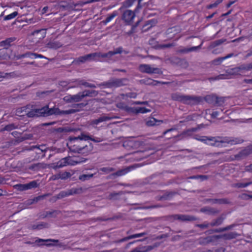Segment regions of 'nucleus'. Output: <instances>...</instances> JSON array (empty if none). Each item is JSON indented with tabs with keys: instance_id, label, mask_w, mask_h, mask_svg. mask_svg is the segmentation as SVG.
<instances>
[{
	"instance_id": "f257e3e1",
	"label": "nucleus",
	"mask_w": 252,
	"mask_h": 252,
	"mask_svg": "<svg viewBox=\"0 0 252 252\" xmlns=\"http://www.w3.org/2000/svg\"><path fill=\"white\" fill-rule=\"evenodd\" d=\"M84 105L82 103L76 104L73 106V108L67 110H61L58 107H54L49 108L48 105L43 107L40 109H33L29 112L27 115L29 117H47L53 115H65L74 113L79 110V109Z\"/></svg>"
},
{
	"instance_id": "f03ea898",
	"label": "nucleus",
	"mask_w": 252,
	"mask_h": 252,
	"mask_svg": "<svg viewBox=\"0 0 252 252\" xmlns=\"http://www.w3.org/2000/svg\"><path fill=\"white\" fill-rule=\"evenodd\" d=\"M89 138V136L83 133L78 137H70L67 146L73 152L87 155L90 153L93 149L92 144L86 142Z\"/></svg>"
},
{
	"instance_id": "7ed1b4c3",
	"label": "nucleus",
	"mask_w": 252,
	"mask_h": 252,
	"mask_svg": "<svg viewBox=\"0 0 252 252\" xmlns=\"http://www.w3.org/2000/svg\"><path fill=\"white\" fill-rule=\"evenodd\" d=\"M122 47L115 49L113 51H109L107 53H94L79 57L77 61L81 63L85 62L87 61H114V55L123 53Z\"/></svg>"
},
{
	"instance_id": "20e7f679",
	"label": "nucleus",
	"mask_w": 252,
	"mask_h": 252,
	"mask_svg": "<svg viewBox=\"0 0 252 252\" xmlns=\"http://www.w3.org/2000/svg\"><path fill=\"white\" fill-rule=\"evenodd\" d=\"M197 140L204 142V143L213 146L222 147L225 143L231 144H237L241 142V140L238 139L228 140L225 138L222 137H207L206 136H199Z\"/></svg>"
},
{
	"instance_id": "39448f33",
	"label": "nucleus",
	"mask_w": 252,
	"mask_h": 252,
	"mask_svg": "<svg viewBox=\"0 0 252 252\" xmlns=\"http://www.w3.org/2000/svg\"><path fill=\"white\" fill-rule=\"evenodd\" d=\"M171 97L174 100L179 101L190 105L196 104L200 102L201 99L200 97L181 95L177 93L172 94Z\"/></svg>"
},
{
	"instance_id": "423d86ee",
	"label": "nucleus",
	"mask_w": 252,
	"mask_h": 252,
	"mask_svg": "<svg viewBox=\"0 0 252 252\" xmlns=\"http://www.w3.org/2000/svg\"><path fill=\"white\" fill-rule=\"evenodd\" d=\"M139 70L140 72L148 74H159L161 71L159 68L155 67L148 64H142L139 66Z\"/></svg>"
},
{
	"instance_id": "0eeeda50",
	"label": "nucleus",
	"mask_w": 252,
	"mask_h": 252,
	"mask_svg": "<svg viewBox=\"0 0 252 252\" xmlns=\"http://www.w3.org/2000/svg\"><path fill=\"white\" fill-rule=\"evenodd\" d=\"M135 17L134 11L131 10H126L124 12L122 15V20L126 25H131L133 23Z\"/></svg>"
},
{
	"instance_id": "6e6552de",
	"label": "nucleus",
	"mask_w": 252,
	"mask_h": 252,
	"mask_svg": "<svg viewBox=\"0 0 252 252\" xmlns=\"http://www.w3.org/2000/svg\"><path fill=\"white\" fill-rule=\"evenodd\" d=\"M140 145V143L134 139L126 140L123 143V146L127 150L137 148L139 147Z\"/></svg>"
},
{
	"instance_id": "1a4fd4ad",
	"label": "nucleus",
	"mask_w": 252,
	"mask_h": 252,
	"mask_svg": "<svg viewBox=\"0 0 252 252\" xmlns=\"http://www.w3.org/2000/svg\"><path fill=\"white\" fill-rule=\"evenodd\" d=\"M118 118H119V117H117V116L110 117L109 116H103L97 119L92 120L91 121L90 124L92 126L97 125L100 123L109 121V120H112L113 119H118Z\"/></svg>"
},
{
	"instance_id": "9d476101",
	"label": "nucleus",
	"mask_w": 252,
	"mask_h": 252,
	"mask_svg": "<svg viewBox=\"0 0 252 252\" xmlns=\"http://www.w3.org/2000/svg\"><path fill=\"white\" fill-rule=\"evenodd\" d=\"M118 118H119V117H117V116L110 117L109 116H103L97 119L92 120L91 121L90 124L92 126L97 125L100 123L109 121V120H112L113 119H118Z\"/></svg>"
},
{
	"instance_id": "9b49d317",
	"label": "nucleus",
	"mask_w": 252,
	"mask_h": 252,
	"mask_svg": "<svg viewBox=\"0 0 252 252\" xmlns=\"http://www.w3.org/2000/svg\"><path fill=\"white\" fill-rule=\"evenodd\" d=\"M90 93L88 91H84L79 93L75 95H72L73 102H77L81 101L86 96H89Z\"/></svg>"
},
{
	"instance_id": "f8f14e48",
	"label": "nucleus",
	"mask_w": 252,
	"mask_h": 252,
	"mask_svg": "<svg viewBox=\"0 0 252 252\" xmlns=\"http://www.w3.org/2000/svg\"><path fill=\"white\" fill-rule=\"evenodd\" d=\"M67 165L74 166L77 164L83 162L85 160H83L78 158L66 157Z\"/></svg>"
},
{
	"instance_id": "ddd939ff",
	"label": "nucleus",
	"mask_w": 252,
	"mask_h": 252,
	"mask_svg": "<svg viewBox=\"0 0 252 252\" xmlns=\"http://www.w3.org/2000/svg\"><path fill=\"white\" fill-rule=\"evenodd\" d=\"M62 46V44L59 41L56 40H50L46 44V47L48 48L57 49Z\"/></svg>"
},
{
	"instance_id": "4468645a",
	"label": "nucleus",
	"mask_w": 252,
	"mask_h": 252,
	"mask_svg": "<svg viewBox=\"0 0 252 252\" xmlns=\"http://www.w3.org/2000/svg\"><path fill=\"white\" fill-rule=\"evenodd\" d=\"M67 159L66 157L64 158H63L58 162H57L53 166V168L54 169H57L58 168H62L64 166H66L67 165Z\"/></svg>"
},
{
	"instance_id": "2eb2a0df",
	"label": "nucleus",
	"mask_w": 252,
	"mask_h": 252,
	"mask_svg": "<svg viewBox=\"0 0 252 252\" xmlns=\"http://www.w3.org/2000/svg\"><path fill=\"white\" fill-rule=\"evenodd\" d=\"M246 179L243 180V182H238L233 184V186L237 188H246L248 186L252 185V181H249L247 182H244L245 180H246Z\"/></svg>"
},
{
	"instance_id": "dca6fc26",
	"label": "nucleus",
	"mask_w": 252,
	"mask_h": 252,
	"mask_svg": "<svg viewBox=\"0 0 252 252\" xmlns=\"http://www.w3.org/2000/svg\"><path fill=\"white\" fill-rule=\"evenodd\" d=\"M25 57H28V58H30L31 59H36L37 58H43V56L40 54L33 53L32 52H27V53L21 55L20 57L18 58V59H20L21 58H25Z\"/></svg>"
},
{
	"instance_id": "f3484780",
	"label": "nucleus",
	"mask_w": 252,
	"mask_h": 252,
	"mask_svg": "<svg viewBox=\"0 0 252 252\" xmlns=\"http://www.w3.org/2000/svg\"><path fill=\"white\" fill-rule=\"evenodd\" d=\"M162 120H157L154 118H150L146 121V125L148 126H154L157 125H159L157 123H162Z\"/></svg>"
},
{
	"instance_id": "a211bd4d",
	"label": "nucleus",
	"mask_w": 252,
	"mask_h": 252,
	"mask_svg": "<svg viewBox=\"0 0 252 252\" xmlns=\"http://www.w3.org/2000/svg\"><path fill=\"white\" fill-rule=\"evenodd\" d=\"M15 40V37H10L6 39L5 40H3L0 42L1 46L6 48L7 46L10 45V43Z\"/></svg>"
},
{
	"instance_id": "6ab92c4d",
	"label": "nucleus",
	"mask_w": 252,
	"mask_h": 252,
	"mask_svg": "<svg viewBox=\"0 0 252 252\" xmlns=\"http://www.w3.org/2000/svg\"><path fill=\"white\" fill-rule=\"evenodd\" d=\"M240 69L241 68L239 67H235L228 69L226 72L228 74L230 75H237L240 73Z\"/></svg>"
},
{
	"instance_id": "aec40b11",
	"label": "nucleus",
	"mask_w": 252,
	"mask_h": 252,
	"mask_svg": "<svg viewBox=\"0 0 252 252\" xmlns=\"http://www.w3.org/2000/svg\"><path fill=\"white\" fill-rule=\"evenodd\" d=\"M176 218L181 220H194L193 218L187 215H177Z\"/></svg>"
},
{
	"instance_id": "412c9836",
	"label": "nucleus",
	"mask_w": 252,
	"mask_h": 252,
	"mask_svg": "<svg viewBox=\"0 0 252 252\" xmlns=\"http://www.w3.org/2000/svg\"><path fill=\"white\" fill-rule=\"evenodd\" d=\"M151 111V110L150 109H147L145 107H137L136 110V114L138 113H146L148 112H150Z\"/></svg>"
},
{
	"instance_id": "4be33fe9",
	"label": "nucleus",
	"mask_w": 252,
	"mask_h": 252,
	"mask_svg": "<svg viewBox=\"0 0 252 252\" xmlns=\"http://www.w3.org/2000/svg\"><path fill=\"white\" fill-rule=\"evenodd\" d=\"M26 186L27 190L31 189L37 187L38 184L35 181H32L29 183L25 184Z\"/></svg>"
},
{
	"instance_id": "5701e85b",
	"label": "nucleus",
	"mask_w": 252,
	"mask_h": 252,
	"mask_svg": "<svg viewBox=\"0 0 252 252\" xmlns=\"http://www.w3.org/2000/svg\"><path fill=\"white\" fill-rule=\"evenodd\" d=\"M200 211L209 215L216 213V211L210 207H204L201 209Z\"/></svg>"
},
{
	"instance_id": "b1692460",
	"label": "nucleus",
	"mask_w": 252,
	"mask_h": 252,
	"mask_svg": "<svg viewBox=\"0 0 252 252\" xmlns=\"http://www.w3.org/2000/svg\"><path fill=\"white\" fill-rule=\"evenodd\" d=\"M136 0H126L123 2V7L128 8L131 6Z\"/></svg>"
},
{
	"instance_id": "393cba45",
	"label": "nucleus",
	"mask_w": 252,
	"mask_h": 252,
	"mask_svg": "<svg viewBox=\"0 0 252 252\" xmlns=\"http://www.w3.org/2000/svg\"><path fill=\"white\" fill-rule=\"evenodd\" d=\"M18 127V125H16L14 124H10L6 125L3 128L4 130L11 131L13 129H16Z\"/></svg>"
},
{
	"instance_id": "a878e982",
	"label": "nucleus",
	"mask_w": 252,
	"mask_h": 252,
	"mask_svg": "<svg viewBox=\"0 0 252 252\" xmlns=\"http://www.w3.org/2000/svg\"><path fill=\"white\" fill-rule=\"evenodd\" d=\"M60 177L61 179L65 180L71 177V174L68 172H64L63 173H59Z\"/></svg>"
},
{
	"instance_id": "bb28decb",
	"label": "nucleus",
	"mask_w": 252,
	"mask_h": 252,
	"mask_svg": "<svg viewBox=\"0 0 252 252\" xmlns=\"http://www.w3.org/2000/svg\"><path fill=\"white\" fill-rule=\"evenodd\" d=\"M18 12L17 11H14L12 13L8 14L5 16L4 18L5 20H9L14 18L16 16L18 15Z\"/></svg>"
},
{
	"instance_id": "cd10ccee",
	"label": "nucleus",
	"mask_w": 252,
	"mask_h": 252,
	"mask_svg": "<svg viewBox=\"0 0 252 252\" xmlns=\"http://www.w3.org/2000/svg\"><path fill=\"white\" fill-rule=\"evenodd\" d=\"M117 15V12L116 11L113 12L110 15H109L106 18L105 20L104 21V23L106 24L110 22Z\"/></svg>"
},
{
	"instance_id": "c85d7f7f",
	"label": "nucleus",
	"mask_w": 252,
	"mask_h": 252,
	"mask_svg": "<svg viewBox=\"0 0 252 252\" xmlns=\"http://www.w3.org/2000/svg\"><path fill=\"white\" fill-rule=\"evenodd\" d=\"M93 176V174H83V175H80L79 177V180L84 181H85V180H88V179H90Z\"/></svg>"
},
{
	"instance_id": "c756f323",
	"label": "nucleus",
	"mask_w": 252,
	"mask_h": 252,
	"mask_svg": "<svg viewBox=\"0 0 252 252\" xmlns=\"http://www.w3.org/2000/svg\"><path fill=\"white\" fill-rule=\"evenodd\" d=\"M136 107H129L127 105L126 112L129 114H136Z\"/></svg>"
},
{
	"instance_id": "7c9ffc66",
	"label": "nucleus",
	"mask_w": 252,
	"mask_h": 252,
	"mask_svg": "<svg viewBox=\"0 0 252 252\" xmlns=\"http://www.w3.org/2000/svg\"><path fill=\"white\" fill-rule=\"evenodd\" d=\"M15 187L16 189H17L18 190L20 191L27 190L26 184H18L16 185Z\"/></svg>"
},
{
	"instance_id": "2f4dec72",
	"label": "nucleus",
	"mask_w": 252,
	"mask_h": 252,
	"mask_svg": "<svg viewBox=\"0 0 252 252\" xmlns=\"http://www.w3.org/2000/svg\"><path fill=\"white\" fill-rule=\"evenodd\" d=\"M116 106L121 109V110H123L124 111H126V108L127 107V105H126L125 103L124 102H119L117 104H116Z\"/></svg>"
},
{
	"instance_id": "473e14b6",
	"label": "nucleus",
	"mask_w": 252,
	"mask_h": 252,
	"mask_svg": "<svg viewBox=\"0 0 252 252\" xmlns=\"http://www.w3.org/2000/svg\"><path fill=\"white\" fill-rule=\"evenodd\" d=\"M197 128H192L187 130L184 132V134L188 136H190L193 132H195L197 130Z\"/></svg>"
},
{
	"instance_id": "72a5a7b5",
	"label": "nucleus",
	"mask_w": 252,
	"mask_h": 252,
	"mask_svg": "<svg viewBox=\"0 0 252 252\" xmlns=\"http://www.w3.org/2000/svg\"><path fill=\"white\" fill-rule=\"evenodd\" d=\"M221 222H222V220L221 219L219 218L213 221L210 223V225H211L212 226L219 225L221 223Z\"/></svg>"
},
{
	"instance_id": "f704fd0d",
	"label": "nucleus",
	"mask_w": 252,
	"mask_h": 252,
	"mask_svg": "<svg viewBox=\"0 0 252 252\" xmlns=\"http://www.w3.org/2000/svg\"><path fill=\"white\" fill-rule=\"evenodd\" d=\"M63 99L66 102H73L72 95H66L63 97Z\"/></svg>"
},
{
	"instance_id": "c9c22d12",
	"label": "nucleus",
	"mask_w": 252,
	"mask_h": 252,
	"mask_svg": "<svg viewBox=\"0 0 252 252\" xmlns=\"http://www.w3.org/2000/svg\"><path fill=\"white\" fill-rule=\"evenodd\" d=\"M147 250L145 247L136 248L130 252H146Z\"/></svg>"
},
{
	"instance_id": "e433bc0d",
	"label": "nucleus",
	"mask_w": 252,
	"mask_h": 252,
	"mask_svg": "<svg viewBox=\"0 0 252 252\" xmlns=\"http://www.w3.org/2000/svg\"><path fill=\"white\" fill-rule=\"evenodd\" d=\"M226 59V58L221 57L216 59L213 61V63L215 64H220L221 62H222L224 60Z\"/></svg>"
},
{
	"instance_id": "4c0bfd02",
	"label": "nucleus",
	"mask_w": 252,
	"mask_h": 252,
	"mask_svg": "<svg viewBox=\"0 0 252 252\" xmlns=\"http://www.w3.org/2000/svg\"><path fill=\"white\" fill-rule=\"evenodd\" d=\"M222 1V0H217L214 3L211 4L209 5L207 7L209 9L215 7L217 6L220 3H221Z\"/></svg>"
},
{
	"instance_id": "58836bf2",
	"label": "nucleus",
	"mask_w": 252,
	"mask_h": 252,
	"mask_svg": "<svg viewBox=\"0 0 252 252\" xmlns=\"http://www.w3.org/2000/svg\"><path fill=\"white\" fill-rule=\"evenodd\" d=\"M146 234H147V233H146V232H142V233H137V234H135L131 235L130 236H131V239H134V238H138V237H141L144 236H145Z\"/></svg>"
},
{
	"instance_id": "ea45409f",
	"label": "nucleus",
	"mask_w": 252,
	"mask_h": 252,
	"mask_svg": "<svg viewBox=\"0 0 252 252\" xmlns=\"http://www.w3.org/2000/svg\"><path fill=\"white\" fill-rule=\"evenodd\" d=\"M138 154V152H136V153H133V154H128V155H126V156H131V157L130 158V159H131V160H135V159H136V160H140V159H141L142 158H138L136 156V155L137 154Z\"/></svg>"
},
{
	"instance_id": "a19ab883",
	"label": "nucleus",
	"mask_w": 252,
	"mask_h": 252,
	"mask_svg": "<svg viewBox=\"0 0 252 252\" xmlns=\"http://www.w3.org/2000/svg\"><path fill=\"white\" fill-rule=\"evenodd\" d=\"M129 171L128 169H125L117 172L116 174L118 176H122L127 173Z\"/></svg>"
},
{
	"instance_id": "79ce46f5",
	"label": "nucleus",
	"mask_w": 252,
	"mask_h": 252,
	"mask_svg": "<svg viewBox=\"0 0 252 252\" xmlns=\"http://www.w3.org/2000/svg\"><path fill=\"white\" fill-rule=\"evenodd\" d=\"M46 226V224H44V223H40V224H38L36 225H34L32 227L33 229H42V228H44V227H45Z\"/></svg>"
},
{
	"instance_id": "37998d69",
	"label": "nucleus",
	"mask_w": 252,
	"mask_h": 252,
	"mask_svg": "<svg viewBox=\"0 0 252 252\" xmlns=\"http://www.w3.org/2000/svg\"><path fill=\"white\" fill-rule=\"evenodd\" d=\"M101 170L103 172L108 173L114 171V169L110 167H103L101 169Z\"/></svg>"
},
{
	"instance_id": "c03bdc74",
	"label": "nucleus",
	"mask_w": 252,
	"mask_h": 252,
	"mask_svg": "<svg viewBox=\"0 0 252 252\" xmlns=\"http://www.w3.org/2000/svg\"><path fill=\"white\" fill-rule=\"evenodd\" d=\"M37 241L38 242H56V243H57L58 242V240H53V239H47V240H43V239H38V240H37Z\"/></svg>"
},
{
	"instance_id": "a18cd8bd",
	"label": "nucleus",
	"mask_w": 252,
	"mask_h": 252,
	"mask_svg": "<svg viewBox=\"0 0 252 252\" xmlns=\"http://www.w3.org/2000/svg\"><path fill=\"white\" fill-rule=\"evenodd\" d=\"M147 81V84H148V85H155L157 84V83H158V82L157 81H154L150 79H148Z\"/></svg>"
},
{
	"instance_id": "49530a36",
	"label": "nucleus",
	"mask_w": 252,
	"mask_h": 252,
	"mask_svg": "<svg viewBox=\"0 0 252 252\" xmlns=\"http://www.w3.org/2000/svg\"><path fill=\"white\" fill-rule=\"evenodd\" d=\"M222 42H223L222 40H221V39L218 40H216L215 42H214L212 43V45L213 46H218V45H219L220 44H221Z\"/></svg>"
},
{
	"instance_id": "de8ad7c7",
	"label": "nucleus",
	"mask_w": 252,
	"mask_h": 252,
	"mask_svg": "<svg viewBox=\"0 0 252 252\" xmlns=\"http://www.w3.org/2000/svg\"><path fill=\"white\" fill-rule=\"evenodd\" d=\"M200 46H201V45L199 46H198L192 47L191 48H188V49H187L186 50V51H189V52L194 51H195L197 49L200 48Z\"/></svg>"
},
{
	"instance_id": "09e8293b",
	"label": "nucleus",
	"mask_w": 252,
	"mask_h": 252,
	"mask_svg": "<svg viewBox=\"0 0 252 252\" xmlns=\"http://www.w3.org/2000/svg\"><path fill=\"white\" fill-rule=\"evenodd\" d=\"M82 85L85 86L86 87H90V88H95V86L94 84H89L87 82H84L82 83Z\"/></svg>"
},
{
	"instance_id": "8fccbe9b",
	"label": "nucleus",
	"mask_w": 252,
	"mask_h": 252,
	"mask_svg": "<svg viewBox=\"0 0 252 252\" xmlns=\"http://www.w3.org/2000/svg\"><path fill=\"white\" fill-rule=\"evenodd\" d=\"M209 225H210V223L205 222L203 224H199L198 226L201 228H205L208 227Z\"/></svg>"
},
{
	"instance_id": "3c124183",
	"label": "nucleus",
	"mask_w": 252,
	"mask_h": 252,
	"mask_svg": "<svg viewBox=\"0 0 252 252\" xmlns=\"http://www.w3.org/2000/svg\"><path fill=\"white\" fill-rule=\"evenodd\" d=\"M245 171L247 172H252V163L245 167Z\"/></svg>"
},
{
	"instance_id": "603ef678",
	"label": "nucleus",
	"mask_w": 252,
	"mask_h": 252,
	"mask_svg": "<svg viewBox=\"0 0 252 252\" xmlns=\"http://www.w3.org/2000/svg\"><path fill=\"white\" fill-rule=\"evenodd\" d=\"M227 75L225 74H220L215 79H227L228 77L226 76Z\"/></svg>"
},
{
	"instance_id": "864d4df0",
	"label": "nucleus",
	"mask_w": 252,
	"mask_h": 252,
	"mask_svg": "<svg viewBox=\"0 0 252 252\" xmlns=\"http://www.w3.org/2000/svg\"><path fill=\"white\" fill-rule=\"evenodd\" d=\"M130 239H131L130 235H129V236H128L127 237H125V238L120 240L119 241V242H124V241H127V240H130Z\"/></svg>"
},
{
	"instance_id": "5fc2aeb1",
	"label": "nucleus",
	"mask_w": 252,
	"mask_h": 252,
	"mask_svg": "<svg viewBox=\"0 0 252 252\" xmlns=\"http://www.w3.org/2000/svg\"><path fill=\"white\" fill-rule=\"evenodd\" d=\"M136 94L134 93H128L126 94V96L127 97H130V98H136Z\"/></svg>"
},
{
	"instance_id": "6e6d98bb",
	"label": "nucleus",
	"mask_w": 252,
	"mask_h": 252,
	"mask_svg": "<svg viewBox=\"0 0 252 252\" xmlns=\"http://www.w3.org/2000/svg\"><path fill=\"white\" fill-rule=\"evenodd\" d=\"M148 102L147 101H135L133 104H143V105H147Z\"/></svg>"
},
{
	"instance_id": "4d7b16f0",
	"label": "nucleus",
	"mask_w": 252,
	"mask_h": 252,
	"mask_svg": "<svg viewBox=\"0 0 252 252\" xmlns=\"http://www.w3.org/2000/svg\"><path fill=\"white\" fill-rule=\"evenodd\" d=\"M219 115V113L218 111H214L211 114V117L213 118H216Z\"/></svg>"
},
{
	"instance_id": "13d9d810",
	"label": "nucleus",
	"mask_w": 252,
	"mask_h": 252,
	"mask_svg": "<svg viewBox=\"0 0 252 252\" xmlns=\"http://www.w3.org/2000/svg\"><path fill=\"white\" fill-rule=\"evenodd\" d=\"M222 50L221 49H216L213 51V53L215 54H217L221 53Z\"/></svg>"
},
{
	"instance_id": "bf43d9fd",
	"label": "nucleus",
	"mask_w": 252,
	"mask_h": 252,
	"mask_svg": "<svg viewBox=\"0 0 252 252\" xmlns=\"http://www.w3.org/2000/svg\"><path fill=\"white\" fill-rule=\"evenodd\" d=\"M60 176V174H59V173H58V174L53 175L52 176V178L53 180H57V179H61V178H59Z\"/></svg>"
},
{
	"instance_id": "052dcab7",
	"label": "nucleus",
	"mask_w": 252,
	"mask_h": 252,
	"mask_svg": "<svg viewBox=\"0 0 252 252\" xmlns=\"http://www.w3.org/2000/svg\"><path fill=\"white\" fill-rule=\"evenodd\" d=\"M89 139H90L92 141H93L95 142H99L101 141V140H100V138H96V139H95L91 138V137H90V138Z\"/></svg>"
},
{
	"instance_id": "680f3d73",
	"label": "nucleus",
	"mask_w": 252,
	"mask_h": 252,
	"mask_svg": "<svg viewBox=\"0 0 252 252\" xmlns=\"http://www.w3.org/2000/svg\"><path fill=\"white\" fill-rule=\"evenodd\" d=\"M236 1V0H233V1H230L227 4V7H230L233 3H235V2Z\"/></svg>"
},
{
	"instance_id": "e2e57ef3",
	"label": "nucleus",
	"mask_w": 252,
	"mask_h": 252,
	"mask_svg": "<svg viewBox=\"0 0 252 252\" xmlns=\"http://www.w3.org/2000/svg\"><path fill=\"white\" fill-rule=\"evenodd\" d=\"M7 75V74L6 73H0V79L2 78H4V77H5V76ZM1 80V79H0V81Z\"/></svg>"
},
{
	"instance_id": "0e129e2a",
	"label": "nucleus",
	"mask_w": 252,
	"mask_h": 252,
	"mask_svg": "<svg viewBox=\"0 0 252 252\" xmlns=\"http://www.w3.org/2000/svg\"><path fill=\"white\" fill-rule=\"evenodd\" d=\"M172 46V45L170 44H164V45H162V48H168V47H170Z\"/></svg>"
},
{
	"instance_id": "69168bd1",
	"label": "nucleus",
	"mask_w": 252,
	"mask_h": 252,
	"mask_svg": "<svg viewBox=\"0 0 252 252\" xmlns=\"http://www.w3.org/2000/svg\"><path fill=\"white\" fill-rule=\"evenodd\" d=\"M148 25H153V24H156V22L154 20H150V21H148Z\"/></svg>"
},
{
	"instance_id": "338daca9",
	"label": "nucleus",
	"mask_w": 252,
	"mask_h": 252,
	"mask_svg": "<svg viewBox=\"0 0 252 252\" xmlns=\"http://www.w3.org/2000/svg\"><path fill=\"white\" fill-rule=\"evenodd\" d=\"M198 178H201L204 179V178H205V177L203 176H192L191 177V179H197Z\"/></svg>"
},
{
	"instance_id": "774afa93",
	"label": "nucleus",
	"mask_w": 252,
	"mask_h": 252,
	"mask_svg": "<svg viewBox=\"0 0 252 252\" xmlns=\"http://www.w3.org/2000/svg\"><path fill=\"white\" fill-rule=\"evenodd\" d=\"M252 56V50H250L248 54L246 55V57H249Z\"/></svg>"
}]
</instances>
